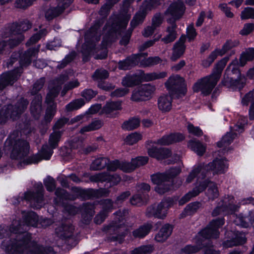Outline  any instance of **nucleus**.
Here are the masks:
<instances>
[{
  "label": "nucleus",
  "instance_id": "f257e3e1",
  "mask_svg": "<svg viewBox=\"0 0 254 254\" xmlns=\"http://www.w3.org/2000/svg\"><path fill=\"white\" fill-rule=\"evenodd\" d=\"M24 222L13 220L9 228L0 226V239L10 237L4 240L1 247L8 254H53L51 247H44L32 240L30 234L24 232L28 226L36 227L37 215L33 211L23 214Z\"/></svg>",
  "mask_w": 254,
  "mask_h": 254
},
{
  "label": "nucleus",
  "instance_id": "f03ea898",
  "mask_svg": "<svg viewBox=\"0 0 254 254\" xmlns=\"http://www.w3.org/2000/svg\"><path fill=\"white\" fill-rule=\"evenodd\" d=\"M130 17L131 13L128 12L111 16L104 28L105 36L100 49L95 48L94 43L100 39L101 33L98 29L103 23V21L102 19L97 21L85 35L86 43L89 47V55H93L96 59H105L107 56V47L114 41L118 36L122 35Z\"/></svg>",
  "mask_w": 254,
  "mask_h": 254
},
{
  "label": "nucleus",
  "instance_id": "7ed1b4c3",
  "mask_svg": "<svg viewBox=\"0 0 254 254\" xmlns=\"http://www.w3.org/2000/svg\"><path fill=\"white\" fill-rule=\"evenodd\" d=\"M224 223L223 218L213 220L204 229L200 231L196 237L195 246L187 245L181 250L182 253L186 254H191L200 251L205 243L204 239H217L219 236L218 228Z\"/></svg>",
  "mask_w": 254,
  "mask_h": 254
},
{
  "label": "nucleus",
  "instance_id": "20e7f679",
  "mask_svg": "<svg viewBox=\"0 0 254 254\" xmlns=\"http://www.w3.org/2000/svg\"><path fill=\"white\" fill-rule=\"evenodd\" d=\"M229 59V57H225L222 59L215 64L210 75L198 79L193 86V91H201V94L205 96L210 94L219 81Z\"/></svg>",
  "mask_w": 254,
  "mask_h": 254
},
{
  "label": "nucleus",
  "instance_id": "39448f33",
  "mask_svg": "<svg viewBox=\"0 0 254 254\" xmlns=\"http://www.w3.org/2000/svg\"><path fill=\"white\" fill-rule=\"evenodd\" d=\"M39 48V47L28 49L20 58V67L1 75L0 79V90H2L9 84L12 85L18 79L22 72V67L30 64L32 58L37 55Z\"/></svg>",
  "mask_w": 254,
  "mask_h": 254
},
{
  "label": "nucleus",
  "instance_id": "423d86ee",
  "mask_svg": "<svg viewBox=\"0 0 254 254\" xmlns=\"http://www.w3.org/2000/svg\"><path fill=\"white\" fill-rule=\"evenodd\" d=\"M238 59L233 60L225 70L221 83L228 87L242 89L245 82V77L242 75L239 68Z\"/></svg>",
  "mask_w": 254,
  "mask_h": 254
},
{
  "label": "nucleus",
  "instance_id": "0eeeda50",
  "mask_svg": "<svg viewBox=\"0 0 254 254\" xmlns=\"http://www.w3.org/2000/svg\"><path fill=\"white\" fill-rule=\"evenodd\" d=\"M68 79V75L62 74L57 80L50 84V91L47 94L46 102L48 108L45 116V120L47 122H50L56 113V105L54 103V99L58 95L61 89V86L64 82Z\"/></svg>",
  "mask_w": 254,
  "mask_h": 254
},
{
  "label": "nucleus",
  "instance_id": "6e6552de",
  "mask_svg": "<svg viewBox=\"0 0 254 254\" xmlns=\"http://www.w3.org/2000/svg\"><path fill=\"white\" fill-rule=\"evenodd\" d=\"M207 187L208 188L206 192V194L208 198L213 200L215 198H217L219 195V192L216 184L208 180H205L201 182L198 186H196L192 190L190 191L182 197L179 201V204L180 205L184 204L185 203L189 201L191 198L196 196L200 192H202Z\"/></svg>",
  "mask_w": 254,
  "mask_h": 254
},
{
  "label": "nucleus",
  "instance_id": "1a4fd4ad",
  "mask_svg": "<svg viewBox=\"0 0 254 254\" xmlns=\"http://www.w3.org/2000/svg\"><path fill=\"white\" fill-rule=\"evenodd\" d=\"M31 27V23L27 19L22 20L19 23H14L11 25L10 28L12 34L11 38L1 42H5L7 45L6 48L9 50V49L17 46L24 40V37L22 33Z\"/></svg>",
  "mask_w": 254,
  "mask_h": 254
},
{
  "label": "nucleus",
  "instance_id": "9d476101",
  "mask_svg": "<svg viewBox=\"0 0 254 254\" xmlns=\"http://www.w3.org/2000/svg\"><path fill=\"white\" fill-rule=\"evenodd\" d=\"M28 104V102L27 100L21 98L12 111H11V106L10 105L7 107H2L0 110V124L5 122L9 117L14 119L15 117L21 114L26 109Z\"/></svg>",
  "mask_w": 254,
  "mask_h": 254
},
{
  "label": "nucleus",
  "instance_id": "9b49d317",
  "mask_svg": "<svg viewBox=\"0 0 254 254\" xmlns=\"http://www.w3.org/2000/svg\"><path fill=\"white\" fill-rule=\"evenodd\" d=\"M179 167L171 168L165 173L160 174V194L164 193L173 189L172 179L181 172Z\"/></svg>",
  "mask_w": 254,
  "mask_h": 254
},
{
  "label": "nucleus",
  "instance_id": "f8f14e48",
  "mask_svg": "<svg viewBox=\"0 0 254 254\" xmlns=\"http://www.w3.org/2000/svg\"><path fill=\"white\" fill-rule=\"evenodd\" d=\"M165 86L172 95H177V98L184 96L187 92L185 80L179 75L170 77Z\"/></svg>",
  "mask_w": 254,
  "mask_h": 254
},
{
  "label": "nucleus",
  "instance_id": "ddd939ff",
  "mask_svg": "<svg viewBox=\"0 0 254 254\" xmlns=\"http://www.w3.org/2000/svg\"><path fill=\"white\" fill-rule=\"evenodd\" d=\"M71 190L74 193V195H71L65 190L59 188L56 189L55 194L60 199L74 200L78 196L83 198H89L91 196L93 192V190H85L78 187H73Z\"/></svg>",
  "mask_w": 254,
  "mask_h": 254
},
{
  "label": "nucleus",
  "instance_id": "4468645a",
  "mask_svg": "<svg viewBox=\"0 0 254 254\" xmlns=\"http://www.w3.org/2000/svg\"><path fill=\"white\" fill-rule=\"evenodd\" d=\"M71 4L70 1H57L46 8L44 15L46 19L51 21L58 17Z\"/></svg>",
  "mask_w": 254,
  "mask_h": 254
},
{
  "label": "nucleus",
  "instance_id": "2eb2a0df",
  "mask_svg": "<svg viewBox=\"0 0 254 254\" xmlns=\"http://www.w3.org/2000/svg\"><path fill=\"white\" fill-rule=\"evenodd\" d=\"M155 89V87L150 84L141 85L133 90L131 100L135 102L148 100L151 97Z\"/></svg>",
  "mask_w": 254,
  "mask_h": 254
},
{
  "label": "nucleus",
  "instance_id": "dca6fc26",
  "mask_svg": "<svg viewBox=\"0 0 254 254\" xmlns=\"http://www.w3.org/2000/svg\"><path fill=\"white\" fill-rule=\"evenodd\" d=\"M36 192L27 191L24 194V198L30 201L32 207L39 208L43 205V187L42 183L37 184Z\"/></svg>",
  "mask_w": 254,
  "mask_h": 254
},
{
  "label": "nucleus",
  "instance_id": "f3484780",
  "mask_svg": "<svg viewBox=\"0 0 254 254\" xmlns=\"http://www.w3.org/2000/svg\"><path fill=\"white\" fill-rule=\"evenodd\" d=\"M29 151V145L26 141L16 140L13 147L11 157L13 159L22 160L28 155Z\"/></svg>",
  "mask_w": 254,
  "mask_h": 254
},
{
  "label": "nucleus",
  "instance_id": "a211bd4d",
  "mask_svg": "<svg viewBox=\"0 0 254 254\" xmlns=\"http://www.w3.org/2000/svg\"><path fill=\"white\" fill-rule=\"evenodd\" d=\"M153 1H144L139 11L134 16L130 22V26L133 29L136 26L141 24L146 15L147 12L153 7Z\"/></svg>",
  "mask_w": 254,
  "mask_h": 254
},
{
  "label": "nucleus",
  "instance_id": "6ab92c4d",
  "mask_svg": "<svg viewBox=\"0 0 254 254\" xmlns=\"http://www.w3.org/2000/svg\"><path fill=\"white\" fill-rule=\"evenodd\" d=\"M203 168L206 169V176L208 175L209 171H212L213 174H223L228 167L226 159L216 158L212 162L207 165L202 164Z\"/></svg>",
  "mask_w": 254,
  "mask_h": 254
},
{
  "label": "nucleus",
  "instance_id": "aec40b11",
  "mask_svg": "<svg viewBox=\"0 0 254 254\" xmlns=\"http://www.w3.org/2000/svg\"><path fill=\"white\" fill-rule=\"evenodd\" d=\"M185 10L184 4L181 1H177L172 3L165 12L167 16H172L167 19L168 22L170 23L169 20L173 19L174 20V23H176V20L182 16Z\"/></svg>",
  "mask_w": 254,
  "mask_h": 254
},
{
  "label": "nucleus",
  "instance_id": "412c9836",
  "mask_svg": "<svg viewBox=\"0 0 254 254\" xmlns=\"http://www.w3.org/2000/svg\"><path fill=\"white\" fill-rule=\"evenodd\" d=\"M53 149H52L50 146H48L47 145H43L40 154H35L26 160L24 159L21 163L26 165L36 164L42 159L49 160L53 153Z\"/></svg>",
  "mask_w": 254,
  "mask_h": 254
},
{
  "label": "nucleus",
  "instance_id": "4be33fe9",
  "mask_svg": "<svg viewBox=\"0 0 254 254\" xmlns=\"http://www.w3.org/2000/svg\"><path fill=\"white\" fill-rule=\"evenodd\" d=\"M74 228L68 222L60 224L55 228V234L59 238L66 240L71 239L73 236Z\"/></svg>",
  "mask_w": 254,
  "mask_h": 254
},
{
  "label": "nucleus",
  "instance_id": "5701e85b",
  "mask_svg": "<svg viewBox=\"0 0 254 254\" xmlns=\"http://www.w3.org/2000/svg\"><path fill=\"white\" fill-rule=\"evenodd\" d=\"M123 224H117L116 222H113L105 228V231L110 234H111L113 232H116L115 234H117V235L113 236L111 238L112 241H119L120 242L122 241L123 237L126 234L125 232L126 228Z\"/></svg>",
  "mask_w": 254,
  "mask_h": 254
},
{
  "label": "nucleus",
  "instance_id": "b1692460",
  "mask_svg": "<svg viewBox=\"0 0 254 254\" xmlns=\"http://www.w3.org/2000/svg\"><path fill=\"white\" fill-rule=\"evenodd\" d=\"M89 180L93 182H109L114 185L120 182L121 178L117 174L110 175L108 173H100L90 176Z\"/></svg>",
  "mask_w": 254,
  "mask_h": 254
},
{
  "label": "nucleus",
  "instance_id": "393cba45",
  "mask_svg": "<svg viewBox=\"0 0 254 254\" xmlns=\"http://www.w3.org/2000/svg\"><path fill=\"white\" fill-rule=\"evenodd\" d=\"M186 40V36L182 35L179 40L174 44L172 55L171 57L172 61H176L184 54L186 49L185 46Z\"/></svg>",
  "mask_w": 254,
  "mask_h": 254
},
{
  "label": "nucleus",
  "instance_id": "a878e982",
  "mask_svg": "<svg viewBox=\"0 0 254 254\" xmlns=\"http://www.w3.org/2000/svg\"><path fill=\"white\" fill-rule=\"evenodd\" d=\"M206 169L203 168L202 164L194 167L188 175L186 183L187 184L191 183L195 177H197L198 179H204L207 176Z\"/></svg>",
  "mask_w": 254,
  "mask_h": 254
},
{
  "label": "nucleus",
  "instance_id": "bb28decb",
  "mask_svg": "<svg viewBox=\"0 0 254 254\" xmlns=\"http://www.w3.org/2000/svg\"><path fill=\"white\" fill-rule=\"evenodd\" d=\"M140 61V55H132L125 60L121 61L119 63L120 69L127 70L137 64Z\"/></svg>",
  "mask_w": 254,
  "mask_h": 254
},
{
  "label": "nucleus",
  "instance_id": "cd10ccee",
  "mask_svg": "<svg viewBox=\"0 0 254 254\" xmlns=\"http://www.w3.org/2000/svg\"><path fill=\"white\" fill-rule=\"evenodd\" d=\"M184 139V135L180 133H171L165 135L160 139V145H169L178 142H180Z\"/></svg>",
  "mask_w": 254,
  "mask_h": 254
},
{
  "label": "nucleus",
  "instance_id": "c85d7f7f",
  "mask_svg": "<svg viewBox=\"0 0 254 254\" xmlns=\"http://www.w3.org/2000/svg\"><path fill=\"white\" fill-rule=\"evenodd\" d=\"M170 26L167 29L168 34L161 39V42L164 44H167L173 42L177 38V32L176 28L177 25L174 23V20L172 19L169 20Z\"/></svg>",
  "mask_w": 254,
  "mask_h": 254
},
{
  "label": "nucleus",
  "instance_id": "c756f323",
  "mask_svg": "<svg viewBox=\"0 0 254 254\" xmlns=\"http://www.w3.org/2000/svg\"><path fill=\"white\" fill-rule=\"evenodd\" d=\"M234 201L233 196L228 195L222 199L218 204L221 206L224 212H229L230 211H236L238 209L237 205L234 204Z\"/></svg>",
  "mask_w": 254,
  "mask_h": 254
},
{
  "label": "nucleus",
  "instance_id": "7c9ffc66",
  "mask_svg": "<svg viewBox=\"0 0 254 254\" xmlns=\"http://www.w3.org/2000/svg\"><path fill=\"white\" fill-rule=\"evenodd\" d=\"M246 241V238L245 234L244 233L238 232L234 238L224 241L223 243V246L225 248H228L242 245L244 244Z\"/></svg>",
  "mask_w": 254,
  "mask_h": 254
},
{
  "label": "nucleus",
  "instance_id": "2f4dec72",
  "mask_svg": "<svg viewBox=\"0 0 254 254\" xmlns=\"http://www.w3.org/2000/svg\"><path fill=\"white\" fill-rule=\"evenodd\" d=\"M102 204L103 210L95 217L94 219L97 224H101L106 217L107 212L113 208V202L111 199H107L103 200Z\"/></svg>",
  "mask_w": 254,
  "mask_h": 254
},
{
  "label": "nucleus",
  "instance_id": "473e14b6",
  "mask_svg": "<svg viewBox=\"0 0 254 254\" xmlns=\"http://www.w3.org/2000/svg\"><path fill=\"white\" fill-rule=\"evenodd\" d=\"M42 96L40 94L37 95L31 102L30 111L32 115L36 119H39L41 112Z\"/></svg>",
  "mask_w": 254,
  "mask_h": 254
},
{
  "label": "nucleus",
  "instance_id": "72a5a7b5",
  "mask_svg": "<svg viewBox=\"0 0 254 254\" xmlns=\"http://www.w3.org/2000/svg\"><path fill=\"white\" fill-rule=\"evenodd\" d=\"M250 102L252 105L250 109L249 115L251 120L254 119V90L250 91L246 94L242 99V103L243 105L248 106Z\"/></svg>",
  "mask_w": 254,
  "mask_h": 254
},
{
  "label": "nucleus",
  "instance_id": "f704fd0d",
  "mask_svg": "<svg viewBox=\"0 0 254 254\" xmlns=\"http://www.w3.org/2000/svg\"><path fill=\"white\" fill-rule=\"evenodd\" d=\"M122 109L121 102H109L104 106L102 112L103 113L113 117L112 113L116 111L120 110Z\"/></svg>",
  "mask_w": 254,
  "mask_h": 254
},
{
  "label": "nucleus",
  "instance_id": "c9c22d12",
  "mask_svg": "<svg viewBox=\"0 0 254 254\" xmlns=\"http://www.w3.org/2000/svg\"><path fill=\"white\" fill-rule=\"evenodd\" d=\"M141 82L140 77L137 74L127 75L123 78L122 84L125 87H132Z\"/></svg>",
  "mask_w": 254,
  "mask_h": 254
},
{
  "label": "nucleus",
  "instance_id": "e433bc0d",
  "mask_svg": "<svg viewBox=\"0 0 254 254\" xmlns=\"http://www.w3.org/2000/svg\"><path fill=\"white\" fill-rule=\"evenodd\" d=\"M172 97L166 95L160 97V110L162 112H168L172 108Z\"/></svg>",
  "mask_w": 254,
  "mask_h": 254
},
{
  "label": "nucleus",
  "instance_id": "4c0bfd02",
  "mask_svg": "<svg viewBox=\"0 0 254 254\" xmlns=\"http://www.w3.org/2000/svg\"><path fill=\"white\" fill-rule=\"evenodd\" d=\"M188 146L199 156H202L205 151V147L199 141L196 140L189 141Z\"/></svg>",
  "mask_w": 254,
  "mask_h": 254
},
{
  "label": "nucleus",
  "instance_id": "58836bf2",
  "mask_svg": "<svg viewBox=\"0 0 254 254\" xmlns=\"http://www.w3.org/2000/svg\"><path fill=\"white\" fill-rule=\"evenodd\" d=\"M173 226L169 224L163 225L160 229V242L166 241L171 235Z\"/></svg>",
  "mask_w": 254,
  "mask_h": 254
},
{
  "label": "nucleus",
  "instance_id": "ea45409f",
  "mask_svg": "<svg viewBox=\"0 0 254 254\" xmlns=\"http://www.w3.org/2000/svg\"><path fill=\"white\" fill-rule=\"evenodd\" d=\"M140 120L137 118H132L125 122L122 125L124 129L131 130L137 128L140 125Z\"/></svg>",
  "mask_w": 254,
  "mask_h": 254
},
{
  "label": "nucleus",
  "instance_id": "a19ab883",
  "mask_svg": "<svg viewBox=\"0 0 254 254\" xmlns=\"http://www.w3.org/2000/svg\"><path fill=\"white\" fill-rule=\"evenodd\" d=\"M159 26V15H156L152 18V23L151 26L145 28L142 32V35L145 37H148L154 32V29Z\"/></svg>",
  "mask_w": 254,
  "mask_h": 254
},
{
  "label": "nucleus",
  "instance_id": "79ce46f5",
  "mask_svg": "<svg viewBox=\"0 0 254 254\" xmlns=\"http://www.w3.org/2000/svg\"><path fill=\"white\" fill-rule=\"evenodd\" d=\"M103 123L101 120H95L93 121L90 124L83 127L80 130V132L83 133L86 132L91 131L98 129L101 127Z\"/></svg>",
  "mask_w": 254,
  "mask_h": 254
},
{
  "label": "nucleus",
  "instance_id": "37998d69",
  "mask_svg": "<svg viewBox=\"0 0 254 254\" xmlns=\"http://www.w3.org/2000/svg\"><path fill=\"white\" fill-rule=\"evenodd\" d=\"M109 163V160L105 157H100L96 159L91 165V169L93 170H100L104 168Z\"/></svg>",
  "mask_w": 254,
  "mask_h": 254
},
{
  "label": "nucleus",
  "instance_id": "c03bdc74",
  "mask_svg": "<svg viewBox=\"0 0 254 254\" xmlns=\"http://www.w3.org/2000/svg\"><path fill=\"white\" fill-rule=\"evenodd\" d=\"M62 132L60 131H54L50 135L49 144L52 149H55L58 146Z\"/></svg>",
  "mask_w": 254,
  "mask_h": 254
},
{
  "label": "nucleus",
  "instance_id": "a18cd8bd",
  "mask_svg": "<svg viewBox=\"0 0 254 254\" xmlns=\"http://www.w3.org/2000/svg\"><path fill=\"white\" fill-rule=\"evenodd\" d=\"M237 133L235 132H227L222 138L221 141L218 142L217 145L218 147H221L226 146L229 145L236 137Z\"/></svg>",
  "mask_w": 254,
  "mask_h": 254
},
{
  "label": "nucleus",
  "instance_id": "49530a36",
  "mask_svg": "<svg viewBox=\"0 0 254 254\" xmlns=\"http://www.w3.org/2000/svg\"><path fill=\"white\" fill-rule=\"evenodd\" d=\"M254 58V48H249L246 51L242 54L240 58V63L241 65L243 66L247 61H251Z\"/></svg>",
  "mask_w": 254,
  "mask_h": 254
},
{
  "label": "nucleus",
  "instance_id": "de8ad7c7",
  "mask_svg": "<svg viewBox=\"0 0 254 254\" xmlns=\"http://www.w3.org/2000/svg\"><path fill=\"white\" fill-rule=\"evenodd\" d=\"M150 228L149 225H143L133 231L132 234L134 237L141 238L148 234Z\"/></svg>",
  "mask_w": 254,
  "mask_h": 254
},
{
  "label": "nucleus",
  "instance_id": "09e8293b",
  "mask_svg": "<svg viewBox=\"0 0 254 254\" xmlns=\"http://www.w3.org/2000/svg\"><path fill=\"white\" fill-rule=\"evenodd\" d=\"M84 104L85 102L83 99L74 100L66 106V110L67 111L76 110L82 107Z\"/></svg>",
  "mask_w": 254,
  "mask_h": 254
},
{
  "label": "nucleus",
  "instance_id": "8fccbe9b",
  "mask_svg": "<svg viewBox=\"0 0 254 254\" xmlns=\"http://www.w3.org/2000/svg\"><path fill=\"white\" fill-rule=\"evenodd\" d=\"M148 153L149 155L157 160L159 159V151H158V144L156 142H153L152 141L148 142Z\"/></svg>",
  "mask_w": 254,
  "mask_h": 254
},
{
  "label": "nucleus",
  "instance_id": "3c124183",
  "mask_svg": "<svg viewBox=\"0 0 254 254\" xmlns=\"http://www.w3.org/2000/svg\"><path fill=\"white\" fill-rule=\"evenodd\" d=\"M142 138V135L137 132L128 135L125 139L126 144L131 145L136 143Z\"/></svg>",
  "mask_w": 254,
  "mask_h": 254
},
{
  "label": "nucleus",
  "instance_id": "603ef678",
  "mask_svg": "<svg viewBox=\"0 0 254 254\" xmlns=\"http://www.w3.org/2000/svg\"><path fill=\"white\" fill-rule=\"evenodd\" d=\"M172 203L173 200L170 197L165 198L162 200L161 203H160V211L163 209L164 210L163 211V215L162 216L160 215V219H163L166 217L167 214L166 209L170 207Z\"/></svg>",
  "mask_w": 254,
  "mask_h": 254
},
{
  "label": "nucleus",
  "instance_id": "864d4df0",
  "mask_svg": "<svg viewBox=\"0 0 254 254\" xmlns=\"http://www.w3.org/2000/svg\"><path fill=\"white\" fill-rule=\"evenodd\" d=\"M200 206L201 203L198 202L190 203L186 207L184 213L185 215H190L196 212Z\"/></svg>",
  "mask_w": 254,
  "mask_h": 254
},
{
  "label": "nucleus",
  "instance_id": "5fc2aeb1",
  "mask_svg": "<svg viewBox=\"0 0 254 254\" xmlns=\"http://www.w3.org/2000/svg\"><path fill=\"white\" fill-rule=\"evenodd\" d=\"M153 247L151 245L143 246L131 251V254H149L153 251Z\"/></svg>",
  "mask_w": 254,
  "mask_h": 254
},
{
  "label": "nucleus",
  "instance_id": "6e6d98bb",
  "mask_svg": "<svg viewBox=\"0 0 254 254\" xmlns=\"http://www.w3.org/2000/svg\"><path fill=\"white\" fill-rule=\"evenodd\" d=\"M131 161L135 169L146 164L148 162V158L147 156H138L132 158Z\"/></svg>",
  "mask_w": 254,
  "mask_h": 254
},
{
  "label": "nucleus",
  "instance_id": "4d7b16f0",
  "mask_svg": "<svg viewBox=\"0 0 254 254\" xmlns=\"http://www.w3.org/2000/svg\"><path fill=\"white\" fill-rule=\"evenodd\" d=\"M140 55V64L144 66H151L154 64H157L159 62V58L158 57H149L147 59H142V56Z\"/></svg>",
  "mask_w": 254,
  "mask_h": 254
},
{
  "label": "nucleus",
  "instance_id": "13d9d810",
  "mask_svg": "<svg viewBox=\"0 0 254 254\" xmlns=\"http://www.w3.org/2000/svg\"><path fill=\"white\" fill-rule=\"evenodd\" d=\"M47 31L45 29H42L34 35H33L27 42L26 45L30 46L32 44L36 43L39 40H40L43 36L47 34Z\"/></svg>",
  "mask_w": 254,
  "mask_h": 254
},
{
  "label": "nucleus",
  "instance_id": "bf43d9fd",
  "mask_svg": "<svg viewBox=\"0 0 254 254\" xmlns=\"http://www.w3.org/2000/svg\"><path fill=\"white\" fill-rule=\"evenodd\" d=\"M145 199L146 196L144 194H136L131 197L130 201L132 205H140L145 202Z\"/></svg>",
  "mask_w": 254,
  "mask_h": 254
},
{
  "label": "nucleus",
  "instance_id": "052dcab7",
  "mask_svg": "<svg viewBox=\"0 0 254 254\" xmlns=\"http://www.w3.org/2000/svg\"><path fill=\"white\" fill-rule=\"evenodd\" d=\"M159 213V204L155 203L152 206L148 207L146 214L148 217H158Z\"/></svg>",
  "mask_w": 254,
  "mask_h": 254
},
{
  "label": "nucleus",
  "instance_id": "680f3d73",
  "mask_svg": "<svg viewBox=\"0 0 254 254\" xmlns=\"http://www.w3.org/2000/svg\"><path fill=\"white\" fill-rule=\"evenodd\" d=\"M241 18L242 20L254 18V9L252 7L245 8L241 12Z\"/></svg>",
  "mask_w": 254,
  "mask_h": 254
},
{
  "label": "nucleus",
  "instance_id": "e2e57ef3",
  "mask_svg": "<svg viewBox=\"0 0 254 254\" xmlns=\"http://www.w3.org/2000/svg\"><path fill=\"white\" fill-rule=\"evenodd\" d=\"M108 76L109 73L108 71L103 69L96 70L93 75V77L95 80L106 79Z\"/></svg>",
  "mask_w": 254,
  "mask_h": 254
},
{
  "label": "nucleus",
  "instance_id": "0e129e2a",
  "mask_svg": "<svg viewBox=\"0 0 254 254\" xmlns=\"http://www.w3.org/2000/svg\"><path fill=\"white\" fill-rule=\"evenodd\" d=\"M44 185L49 191H53L56 187L55 180L51 177H48L45 179Z\"/></svg>",
  "mask_w": 254,
  "mask_h": 254
},
{
  "label": "nucleus",
  "instance_id": "69168bd1",
  "mask_svg": "<svg viewBox=\"0 0 254 254\" xmlns=\"http://www.w3.org/2000/svg\"><path fill=\"white\" fill-rule=\"evenodd\" d=\"M239 42L236 40H228L224 44L221 49V52L222 53V54H224L232 48L237 46L239 45Z\"/></svg>",
  "mask_w": 254,
  "mask_h": 254
},
{
  "label": "nucleus",
  "instance_id": "338daca9",
  "mask_svg": "<svg viewBox=\"0 0 254 254\" xmlns=\"http://www.w3.org/2000/svg\"><path fill=\"white\" fill-rule=\"evenodd\" d=\"M138 76L140 77L141 82L153 80L158 78V75L155 73H145L141 72Z\"/></svg>",
  "mask_w": 254,
  "mask_h": 254
},
{
  "label": "nucleus",
  "instance_id": "774afa93",
  "mask_svg": "<svg viewBox=\"0 0 254 254\" xmlns=\"http://www.w3.org/2000/svg\"><path fill=\"white\" fill-rule=\"evenodd\" d=\"M205 244L203 247H206L204 254H219V251H216L213 249L212 242L208 239H204Z\"/></svg>",
  "mask_w": 254,
  "mask_h": 254
}]
</instances>
